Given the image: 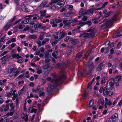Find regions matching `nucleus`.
<instances>
[{"mask_svg": "<svg viewBox=\"0 0 122 122\" xmlns=\"http://www.w3.org/2000/svg\"><path fill=\"white\" fill-rule=\"evenodd\" d=\"M61 72L63 74L61 77L56 75L54 74L51 75L52 77V79L51 81V84L49 85L48 86L46 91L47 94L51 93L53 90L58 86L59 83L63 82L65 79L66 76L65 74H64V70H61Z\"/></svg>", "mask_w": 122, "mask_h": 122, "instance_id": "f257e3e1", "label": "nucleus"}, {"mask_svg": "<svg viewBox=\"0 0 122 122\" xmlns=\"http://www.w3.org/2000/svg\"><path fill=\"white\" fill-rule=\"evenodd\" d=\"M97 31V29L96 28L92 27L87 31H83V32L80 31L79 33L81 34L80 37H92L95 36Z\"/></svg>", "mask_w": 122, "mask_h": 122, "instance_id": "f03ea898", "label": "nucleus"}, {"mask_svg": "<svg viewBox=\"0 0 122 122\" xmlns=\"http://www.w3.org/2000/svg\"><path fill=\"white\" fill-rule=\"evenodd\" d=\"M57 35H59L60 37V38L61 39L66 36L67 35V33L66 31L62 29H61L58 32L56 33Z\"/></svg>", "mask_w": 122, "mask_h": 122, "instance_id": "7ed1b4c3", "label": "nucleus"}, {"mask_svg": "<svg viewBox=\"0 0 122 122\" xmlns=\"http://www.w3.org/2000/svg\"><path fill=\"white\" fill-rule=\"evenodd\" d=\"M107 85L106 87H104V88L103 90V93L104 95H107L108 96H110L112 95L113 94L112 92L110 91H108L107 89Z\"/></svg>", "mask_w": 122, "mask_h": 122, "instance_id": "20e7f679", "label": "nucleus"}, {"mask_svg": "<svg viewBox=\"0 0 122 122\" xmlns=\"http://www.w3.org/2000/svg\"><path fill=\"white\" fill-rule=\"evenodd\" d=\"M61 55V52L59 50H58L57 51H56L55 52H55H53L52 54V56L56 59L60 57Z\"/></svg>", "mask_w": 122, "mask_h": 122, "instance_id": "39448f33", "label": "nucleus"}, {"mask_svg": "<svg viewBox=\"0 0 122 122\" xmlns=\"http://www.w3.org/2000/svg\"><path fill=\"white\" fill-rule=\"evenodd\" d=\"M21 9L23 11L28 12L30 11V10L26 7L25 5L23 3L21 5Z\"/></svg>", "mask_w": 122, "mask_h": 122, "instance_id": "423d86ee", "label": "nucleus"}, {"mask_svg": "<svg viewBox=\"0 0 122 122\" xmlns=\"http://www.w3.org/2000/svg\"><path fill=\"white\" fill-rule=\"evenodd\" d=\"M49 5V4L47 1L44 0L40 5L42 7H47Z\"/></svg>", "mask_w": 122, "mask_h": 122, "instance_id": "0eeeda50", "label": "nucleus"}, {"mask_svg": "<svg viewBox=\"0 0 122 122\" xmlns=\"http://www.w3.org/2000/svg\"><path fill=\"white\" fill-rule=\"evenodd\" d=\"M97 9L94 7L88 10L87 11V14L92 15L93 14V12L95 11Z\"/></svg>", "mask_w": 122, "mask_h": 122, "instance_id": "6e6552de", "label": "nucleus"}, {"mask_svg": "<svg viewBox=\"0 0 122 122\" xmlns=\"http://www.w3.org/2000/svg\"><path fill=\"white\" fill-rule=\"evenodd\" d=\"M42 68L44 69H48L47 71H46L45 72L46 73H47V72H49L51 70V68L50 67L49 64H46L44 66H43L42 67Z\"/></svg>", "mask_w": 122, "mask_h": 122, "instance_id": "1a4fd4ad", "label": "nucleus"}, {"mask_svg": "<svg viewBox=\"0 0 122 122\" xmlns=\"http://www.w3.org/2000/svg\"><path fill=\"white\" fill-rule=\"evenodd\" d=\"M109 84L110 86L111 87L110 90H111L114 87V84L115 83V81L113 78H111L110 80Z\"/></svg>", "mask_w": 122, "mask_h": 122, "instance_id": "9d476101", "label": "nucleus"}, {"mask_svg": "<svg viewBox=\"0 0 122 122\" xmlns=\"http://www.w3.org/2000/svg\"><path fill=\"white\" fill-rule=\"evenodd\" d=\"M112 102L110 100H109L108 101L105 102L104 106L103 107L105 109H106L108 107V106H110L112 105Z\"/></svg>", "mask_w": 122, "mask_h": 122, "instance_id": "9b49d317", "label": "nucleus"}, {"mask_svg": "<svg viewBox=\"0 0 122 122\" xmlns=\"http://www.w3.org/2000/svg\"><path fill=\"white\" fill-rule=\"evenodd\" d=\"M85 14L88 15L87 14V12H86L85 10L83 9H81L79 13V15L81 16Z\"/></svg>", "mask_w": 122, "mask_h": 122, "instance_id": "f8f14e48", "label": "nucleus"}, {"mask_svg": "<svg viewBox=\"0 0 122 122\" xmlns=\"http://www.w3.org/2000/svg\"><path fill=\"white\" fill-rule=\"evenodd\" d=\"M113 23V22L112 20H111L110 19L109 20L105 23L106 27H107L109 26L112 25V24Z\"/></svg>", "mask_w": 122, "mask_h": 122, "instance_id": "ddd939ff", "label": "nucleus"}, {"mask_svg": "<svg viewBox=\"0 0 122 122\" xmlns=\"http://www.w3.org/2000/svg\"><path fill=\"white\" fill-rule=\"evenodd\" d=\"M88 66L90 71L92 70L94 68V64L91 61L88 62Z\"/></svg>", "mask_w": 122, "mask_h": 122, "instance_id": "4468645a", "label": "nucleus"}, {"mask_svg": "<svg viewBox=\"0 0 122 122\" xmlns=\"http://www.w3.org/2000/svg\"><path fill=\"white\" fill-rule=\"evenodd\" d=\"M21 117L22 119H24L25 121H28V116L27 114L25 113H22L21 115Z\"/></svg>", "mask_w": 122, "mask_h": 122, "instance_id": "2eb2a0df", "label": "nucleus"}, {"mask_svg": "<svg viewBox=\"0 0 122 122\" xmlns=\"http://www.w3.org/2000/svg\"><path fill=\"white\" fill-rule=\"evenodd\" d=\"M71 43L74 45L77 44L79 42L78 40L76 39H71Z\"/></svg>", "mask_w": 122, "mask_h": 122, "instance_id": "dca6fc26", "label": "nucleus"}, {"mask_svg": "<svg viewBox=\"0 0 122 122\" xmlns=\"http://www.w3.org/2000/svg\"><path fill=\"white\" fill-rule=\"evenodd\" d=\"M1 107L3 108H4V110L5 111H7L9 109V105L8 104L6 105L4 104L1 106Z\"/></svg>", "mask_w": 122, "mask_h": 122, "instance_id": "f3484780", "label": "nucleus"}, {"mask_svg": "<svg viewBox=\"0 0 122 122\" xmlns=\"http://www.w3.org/2000/svg\"><path fill=\"white\" fill-rule=\"evenodd\" d=\"M104 66L103 63H101L99 64L98 65V67L97 69V70L98 71H101L102 67Z\"/></svg>", "mask_w": 122, "mask_h": 122, "instance_id": "a211bd4d", "label": "nucleus"}, {"mask_svg": "<svg viewBox=\"0 0 122 122\" xmlns=\"http://www.w3.org/2000/svg\"><path fill=\"white\" fill-rule=\"evenodd\" d=\"M50 23L51 24H53L52 25L53 27H56L57 26V22L55 19H53V21H51Z\"/></svg>", "mask_w": 122, "mask_h": 122, "instance_id": "6ab92c4d", "label": "nucleus"}, {"mask_svg": "<svg viewBox=\"0 0 122 122\" xmlns=\"http://www.w3.org/2000/svg\"><path fill=\"white\" fill-rule=\"evenodd\" d=\"M82 53H77L76 56V59L78 60L82 56Z\"/></svg>", "mask_w": 122, "mask_h": 122, "instance_id": "aec40b11", "label": "nucleus"}, {"mask_svg": "<svg viewBox=\"0 0 122 122\" xmlns=\"http://www.w3.org/2000/svg\"><path fill=\"white\" fill-rule=\"evenodd\" d=\"M122 36V34H120V32L119 31H117L115 35L114 36H113V38H115L117 37H119Z\"/></svg>", "mask_w": 122, "mask_h": 122, "instance_id": "412c9836", "label": "nucleus"}, {"mask_svg": "<svg viewBox=\"0 0 122 122\" xmlns=\"http://www.w3.org/2000/svg\"><path fill=\"white\" fill-rule=\"evenodd\" d=\"M9 119L8 118L5 117L4 118H1L0 120V122H9Z\"/></svg>", "mask_w": 122, "mask_h": 122, "instance_id": "4be33fe9", "label": "nucleus"}, {"mask_svg": "<svg viewBox=\"0 0 122 122\" xmlns=\"http://www.w3.org/2000/svg\"><path fill=\"white\" fill-rule=\"evenodd\" d=\"M69 63L70 62L69 61H68L67 63H64L62 64L61 66V67H62V68L64 69L67 67L68 66Z\"/></svg>", "mask_w": 122, "mask_h": 122, "instance_id": "5701e85b", "label": "nucleus"}, {"mask_svg": "<svg viewBox=\"0 0 122 122\" xmlns=\"http://www.w3.org/2000/svg\"><path fill=\"white\" fill-rule=\"evenodd\" d=\"M12 55L13 57L15 58L16 57V58L17 59H19V58L22 57L21 56H20L18 54H12Z\"/></svg>", "mask_w": 122, "mask_h": 122, "instance_id": "b1692460", "label": "nucleus"}, {"mask_svg": "<svg viewBox=\"0 0 122 122\" xmlns=\"http://www.w3.org/2000/svg\"><path fill=\"white\" fill-rule=\"evenodd\" d=\"M51 9L53 10H55L57 7L56 6L57 5V3H56L55 4L54 3H51Z\"/></svg>", "mask_w": 122, "mask_h": 122, "instance_id": "393cba45", "label": "nucleus"}, {"mask_svg": "<svg viewBox=\"0 0 122 122\" xmlns=\"http://www.w3.org/2000/svg\"><path fill=\"white\" fill-rule=\"evenodd\" d=\"M57 5H60L61 6H63L65 4V2L64 1L62 0H60L59 2H58V3H57Z\"/></svg>", "mask_w": 122, "mask_h": 122, "instance_id": "a878e982", "label": "nucleus"}, {"mask_svg": "<svg viewBox=\"0 0 122 122\" xmlns=\"http://www.w3.org/2000/svg\"><path fill=\"white\" fill-rule=\"evenodd\" d=\"M40 13H41V16L42 17L45 16L46 15L45 14L46 13V10H45L41 11Z\"/></svg>", "mask_w": 122, "mask_h": 122, "instance_id": "bb28decb", "label": "nucleus"}, {"mask_svg": "<svg viewBox=\"0 0 122 122\" xmlns=\"http://www.w3.org/2000/svg\"><path fill=\"white\" fill-rule=\"evenodd\" d=\"M51 56V55L48 52H46V53L44 55V57L45 58H46Z\"/></svg>", "mask_w": 122, "mask_h": 122, "instance_id": "cd10ccee", "label": "nucleus"}, {"mask_svg": "<svg viewBox=\"0 0 122 122\" xmlns=\"http://www.w3.org/2000/svg\"><path fill=\"white\" fill-rule=\"evenodd\" d=\"M43 89L42 88H41L39 92V96H43L44 95V93L43 92Z\"/></svg>", "mask_w": 122, "mask_h": 122, "instance_id": "c85d7f7f", "label": "nucleus"}, {"mask_svg": "<svg viewBox=\"0 0 122 122\" xmlns=\"http://www.w3.org/2000/svg\"><path fill=\"white\" fill-rule=\"evenodd\" d=\"M107 80V78L105 77H103L101 81V83L102 84H103Z\"/></svg>", "mask_w": 122, "mask_h": 122, "instance_id": "c756f323", "label": "nucleus"}, {"mask_svg": "<svg viewBox=\"0 0 122 122\" xmlns=\"http://www.w3.org/2000/svg\"><path fill=\"white\" fill-rule=\"evenodd\" d=\"M114 80L115 82H118V81H120L121 80V77L119 76H117L114 79Z\"/></svg>", "mask_w": 122, "mask_h": 122, "instance_id": "7c9ffc66", "label": "nucleus"}, {"mask_svg": "<svg viewBox=\"0 0 122 122\" xmlns=\"http://www.w3.org/2000/svg\"><path fill=\"white\" fill-rule=\"evenodd\" d=\"M111 117L114 119H116V120L117 118L118 117V114L117 113H115L113 115L111 116Z\"/></svg>", "mask_w": 122, "mask_h": 122, "instance_id": "2f4dec72", "label": "nucleus"}, {"mask_svg": "<svg viewBox=\"0 0 122 122\" xmlns=\"http://www.w3.org/2000/svg\"><path fill=\"white\" fill-rule=\"evenodd\" d=\"M116 119H115L111 117L109 118L108 122H116Z\"/></svg>", "mask_w": 122, "mask_h": 122, "instance_id": "473e14b6", "label": "nucleus"}, {"mask_svg": "<svg viewBox=\"0 0 122 122\" xmlns=\"http://www.w3.org/2000/svg\"><path fill=\"white\" fill-rule=\"evenodd\" d=\"M33 15H34V16H33V18L34 20H36L37 19V17L39 18L40 17L39 16L38 14H35Z\"/></svg>", "mask_w": 122, "mask_h": 122, "instance_id": "72a5a7b5", "label": "nucleus"}, {"mask_svg": "<svg viewBox=\"0 0 122 122\" xmlns=\"http://www.w3.org/2000/svg\"><path fill=\"white\" fill-rule=\"evenodd\" d=\"M94 100L92 99L89 102V106L90 107H92L94 104Z\"/></svg>", "mask_w": 122, "mask_h": 122, "instance_id": "f704fd0d", "label": "nucleus"}, {"mask_svg": "<svg viewBox=\"0 0 122 122\" xmlns=\"http://www.w3.org/2000/svg\"><path fill=\"white\" fill-rule=\"evenodd\" d=\"M51 60L49 58H47L45 59V62L46 64H50V62L51 61Z\"/></svg>", "mask_w": 122, "mask_h": 122, "instance_id": "c9c22d12", "label": "nucleus"}, {"mask_svg": "<svg viewBox=\"0 0 122 122\" xmlns=\"http://www.w3.org/2000/svg\"><path fill=\"white\" fill-rule=\"evenodd\" d=\"M79 24L80 25V26H82L85 25L86 24V23L82 21L81 20L79 22Z\"/></svg>", "mask_w": 122, "mask_h": 122, "instance_id": "e433bc0d", "label": "nucleus"}, {"mask_svg": "<svg viewBox=\"0 0 122 122\" xmlns=\"http://www.w3.org/2000/svg\"><path fill=\"white\" fill-rule=\"evenodd\" d=\"M34 16V15H28L26 16L25 17V18L27 19H31V18L33 17Z\"/></svg>", "mask_w": 122, "mask_h": 122, "instance_id": "4c0bfd02", "label": "nucleus"}, {"mask_svg": "<svg viewBox=\"0 0 122 122\" xmlns=\"http://www.w3.org/2000/svg\"><path fill=\"white\" fill-rule=\"evenodd\" d=\"M29 37L32 39H35L36 38V36L35 35H31L29 36Z\"/></svg>", "mask_w": 122, "mask_h": 122, "instance_id": "58836bf2", "label": "nucleus"}, {"mask_svg": "<svg viewBox=\"0 0 122 122\" xmlns=\"http://www.w3.org/2000/svg\"><path fill=\"white\" fill-rule=\"evenodd\" d=\"M13 72L14 73H15V76L17 74L19 73V72L18 71L17 69H15L14 70H13Z\"/></svg>", "mask_w": 122, "mask_h": 122, "instance_id": "ea45409f", "label": "nucleus"}, {"mask_svg": "<svg viewBox=\"0 0 122 122\" xmlns=\"http://www.w3.org/2000/svg\"><path fill=\"white\" fill-rule=\"evenodd\" d=\"M86 24H87L89 26H90L92 24L91 20L85 22Z\"/></svg>", "mask_w": 122, "mask_h": 122, "instance_id": "a19ab883", "label": "nucleus"}, {"mask_svg": "<svg viewBox=\"0 0 122 122\" xmlns=\"http://www.w3.org/2000/svg\"><path fill=\"white\" fill-rule=\"evenodd\" d=\"M110 14L111 13L110 12H108L104 15L103 17H108L110 15Z\"/></svg>", "mask_w": 122, "mask_h": 122, "instance_id": "79ce46f5", "label": "nucleus"}, {"mask_svg": "<svg viewBox=\"0 0 122 122\" xmlns=\"http://www.w3.org/2000/svg\"><path fill=\"white\" fill-rule=\"evenodd\" d=\"M70 22H71V23H72L74 22H76V21H77V19H75L74 20H72V19H70L68 20Z\"/></svg>", "mask_w": 122, "mask_h": 122, "instance_id": "37998d69", "label": "nucleus"}, {"mask_svg": "<svg viewBox=\"0 0 122 122\" xmlns=\"http://www.w3.org/2000/svg\"><path fill=\"white\" fill-rule=\"evenodd\" d=\"M55 19L57 23H60L61 21H62L63 20L62 19Z\"/></svg>", "mask_w": 122, "mask_h": 122, "instance_id": "c03bdc74", "label": "nucleus"}, {"mask_svg": "<svg viewBox=\"0 0 122 122\" xmlns=\"http://www.w3.org/2000/svg\"><path fill=\"white\" fill-rule=\"evenodd\" d=\"M121 44L122 43L121 42H119L117 46V48L118 49H119L120 48V46L121 45Z\"/></svg>", "mask_w": 122, "mask_h": 122, "instance_id": "a18cd8bd", "label": "nucleus"}, {"mask_svg": "<svg viewBox=\"0 0 122 122\" xmlns=\"http://www.w3.org/2000/svg\"><path fill=\"white\" fill-rule=\"evenodd\" d=\"M111 20H112L113 21V22L114 21H116L117 20V15H115L114 17H112Z\"/></svg>", "mask_w": 122, "mask_h": 122, "instance_id": "49530a36", "label": "nucleus"}, {"mask_svg": "<svg viewBox=\"0 0 122 122\" xmlns=\"http://www.w3.org/2000/svg\"><path fill=\"white\" fill-rule=\"evenodd\" d=\"M11 111L10 113V115L12 116L13 115V114L15 112V110H10Z\"/></svg>", "mask_w": 122, "mask_h": 122, "instance_id": "de8ad7c7", "label": "nucleus"}, {"mask_svg": "<svg viewBox=\"0 0 122 122\" xmlns=\"http://www.w3.org/2000/svg\"><path fill=\"white\" fill-rule=\"evenodd\" d=\"M13 71V69L12 68H10L9 69L8 72L9 73H11Z\"/></svg>", "mask_w": 122, "mask_h": 122, "instance_id": "09e8293b", "label": "nucleus"}, {"mask_svg": "<svg viewBox=\"0 0 122 122\" xmlns=\"http://www.w3.org/2000/svg\"><path fill=\"white\" fill-rule=\"evenodd\" d=\"M87 19V17L86 16H85L83 17L82 20L83 21H86Z\"/></svg>", "mask_w": 122, "mask_h": 122, "instance_id": "8fccbe9b", "label": "nucleus"}, {"mask_svg": "<svg viewBox=\"0 0 122 122\" xmlns=\"http://www.w3.org/2000/svg\"><path fill=\"white\" fill-rule=\"evenodd\" d=\"M68 9L69 10H72L73 9V7L72 5H70L69 6Z\"/></svg>", "mask_w": 122, "mask_h": 122, "instance_id": "3c124183", "label": "nucleus"}, {"mask_svg": "<svg viewBox=\"0 0 122 122\" xmlns=\"http://www.w3.org/2000/svg\"><path fill=\"white\" fill-rule=\"evenodd\" d=\"M70 37L69 36H67L64 39V40L65 42H67L68 40L70 38Z\"/></svg>", "mask_w": 122, "mask_h": 122, "instance_id": "603ef678", "label": "nucleus"}, {"mask_svg": "<svg viewBox=\"0 0 122 122\" xmlns=\"http://www.w3.org/2000/svg\"><path fill=\"white\" fill-rule=\"evenodd\" d=\"M37 111V110L34 108H33L31 109L30 111V113H32L34 112L35 113H36Z\"/></svg>", "mask_w": 122, "mask_h": 122, "instance_id": "864d4df0", "label": "nucleus"}, {"mask_svg": "<svg viewBox=\"0 0 122 122\" xmlns=\"http://www.w3.org/2000/svg\"><path fill=\"white\" fill-rule=\"evenodd\" d=\"M44 36L43 35H40L39 36V39L41 40H42L44 38Z\"/></svg>", "mask_w": 122, "mask_h": 122, "instance_id": "5fc2aeb1", "label": "nucleus"}, {"mask_svg": "<svg viewBox=\"0 0 122 122\" xmlns=\"http://www.w3.org/2000/svg\"><path fill=\"white\" fill-rule=\"evenodd\" d=\"M10 107L11 108V109L14 110L15 107L13 105V103H11L10 106Z\"/></svg>", "mask_w": 122, "mask_h": 122, "instance_id": "6e6d98bb", "label": "nucleus"}, {"mask_svg": "<svg viewBox=\"0 0 122 122\" xmlns=\"http://www.w3.org/2000/svg\"><path fill=\"white\" fill-rule=\"evenodd\" d=\"M92 84H91V83H89L87 86V88H89L90 90H91V86Z\"/></svg>", "mask_w": 122, "mask_h": 122, "instance_id": "4d7b16f0", "label": "nucleus"}, {"mask_svg": "<svg viewBox=\"0 0 122 122\" xmlns=\"http://www.w3.org/2000/svg\"><path fill=\"white\" fill-rule=\"evenodd\" d=\"M100 17H98L97 18H94L93 19H92V21L98 20L100 19Z\"/></svg>", "mask_w": 122, "mask_h": 122, "instance_id": "13d9d810", "label": "nucleus"}, {"mask_svg": "<svg viewBox=\"0 0 122 122\" xmlns=\"http://www.w3.org/2000/svg\"><path fill=\"white\" fill-rule=\"evenodd\" d=\"M29 21L28 19H26L24 21H22V23H23L24 24H27V23H28Z\"/></svg>", "mask_w": 122, "mask_h": 122, "instance_id": "bf43d9fd", "label": "nucleus"}, {"mask_svg": "<svg viewBox=\"0 0 122 122\" xmlns=\"http://www.w3.org/2000/svg\"><path fill=\"white\" fill-rule=\"evenodd\" d=\"M11 42H15L16 41V39L15 38H13L10 40Z\"/></svg>", "mask_w": 122, "mask_h": 122, "instance_id": "052dcab7", "label": "nucleus"}, {"mask_svg": "<svg viewBox=\"0 0 122 122\" xmlns=\"http://www.w3.org/2000/svg\"><path fill=\"white\" fill-rule=\"evenodd\" d=\"M38 24H35L34 26V27L35 30H37L38 27Z\"/></svg>", "mask_w": 122, "mask_h": 122, "instance_id": "680f3d73", "label": "nucleus"}, {"mask_svg": "<svg viewBox=\"0 0 122 122\" xmlns=\"http://www.w3.org/2000/svg\"><path fill=\"white\" fill-rule=\"evenodd\" d=\"M108 3V2H105L104 3V4H103V5H102V6L101 7V8H104L105 7V6Z\"/></svg>", "mask_w": 122, "mask_h": 122, "instance_id": "e2e57ef3", "label": "nucleus"}, {"mask_svg": "<svg viewBox=\"0 0 122 122\" xmlns=\"http://www.w3.org/2000/svg\"><path fill=\"white\" fill-rule=\"evenodd\" d=\"M111 46H108V47H106V48L107 49V50L105 51L106 53L108 51L109 49L110 48Z\"/></svg>", "mask_w": 122, "mask_h": 122, "instance_id": "0e129e2a", "label": "nucleus"}, {"mask_svg": "<svg viewBox=\"0 0 122 122\" xmlns=\"http://www.w3.org/2000/svg\"><path fill=\"white\" fill-rule=\"evenodd\" d=\"M37 44L38 45V46L39 47H40L41 46V42L39 41H37Z\"/></svg>", "mask_w": 122, "mask_h": 122, "instance_id": "69168bd1", "label": "nucleus"}, {"mask_svg": "<svg viewBox=\"0 0 122 122\" xmlns=\"http://www.w3.org/2000/svg\"><path fill=\"white\" fill-rule=\"evenodd\" d=\"M58 0H52L51 1V3H56L57 2L59 1Z\"/></svg>", "mask_w": 122, "mask_h": 122, "instance_id": "338daca9", "label": "nucleus"}, {"mask_svg": "<svg viewBox=\"0 0 122 122\" xmlns=\"http://www.w3.org/2000/svg\"><path fill=\"white\" fill-rule=\"evenodd\" d=\"M20 1V0H14L16 4L17 5H19V2Z\"/></svg>", "mask_w": 122, "mask_h": 122, "instance_id": "774afa93", "label": "nucleus"}]
</instances>
